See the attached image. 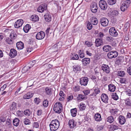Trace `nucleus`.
I'll use <instances>...</instances> for the list:
<instances>
[{
	"label": "nucleus",
	"instance_id": "nucleus-35",
	"mask_svg": "<svg viewBox=\"0 0 131 131\" xmlns=\"http://www.w3.org/2000/svg\"><path fill=\"white\" fill-rule=\"evenodd\" d=\"M30 19L34 21H37L39 20V17L37 15H32L30 17Z\"/></svg>",
	"mask_w": 131,
	"mask_h": 131
},
{
	"label": "nucleus",
	"instance_id": "nucleus-48",
	"mask_svg": "<svg viewBox=\"0 0 131 131\" xmlns=\"http://www.w3.org/2000/svg\"><path fill=\"white\" fill-rule=\"evenodd\" d=\"M100 92V90L99 88H95L94 89V92L93 93V95L95 96L97 94L99 93Z\"/></svg>",
	"mask_w": 131,
	"mask_h": 131
},
{
	"label": "nucleus",
	"instance_id": "nucleus-11",
	"mask_svg": "<svg viewBox=\"0 0 131 131\" xmlns=\"http://www.w3.org/2000/svg\"><path fill=\"white\" fill-rule=\"evenodd\" d=\"M109 32L111 36L113 37H116L118 35V33L114 27H112L110 29Z\"/></svg>",
	"mask_w": 131,
	"mask_h": 131
},
{
	"label": "nucleus",
	"instance_id": "nucleus-18",
	"mask_svg": "<svg viewBox=\"0 0 131 131\" xmlns=\"http://www.w3.org/2000/svg\"><path fill=\"white\" fill-rule=\"evenodd\" d=\"M68 125L70 128H72L75 127L76 126V123L74 122V121L73 119H70L69 121Z\"/></svg>",
	"mask_w": 131,
	"mask_h": 131
},
{
	"label": "nucleus",
	"instance_id": "nucleus-44",
	"mask_svg": "<svg viewBox=\"0 0 131 131\" xmlns=\"http://www.w3.org/2000/svg\"><path fill=\"white\" fill-rule=\"evenodd\" d=\"M114 120L113 117L111 116L108 117L107 119V121L110 123H112L114 121Z\"/></svg>",
	"mask_w": 131,
	"mask_h": 131
},
{
	"label": "nucleus",
	"instance_id": "nucleus-24",
	"mask_svg": "<svg viewBox=\"0 0 131 131\" xmlns=\"http://www.w3.org/2000/svg\"><path fill=\"white\" fill-rule=\"evenodd\" d=\"M46 94L49 96H50L52 93V90L50 88L47 87L45 89Z\"/></svg>",
	"mask_w": 131,
	"mask_h": 131
},
{
	"label": "nucleus",
	"instance_id": "nucleus-43",
	"mask_svg": "<svg viewBox=\"0 0 131 131\" xmlns=\"http://www.w3.org/2000/svg\"><path fill=\"white\" fill-rule=\"evenodd\" d=\"M17 116L19 117H21L24 116L22 111H18L16 112Z\"/></svg>",
	"mask_w": 131,
	"mask_h": 131
},
{
	"label": "nucleus",
	"instance_id": "nucleus-27",
	"mask_svg": "<svg viewBox=\"0 0 131 131\" xmlns=\"http://www.w3.org/2000/svg\"><path fill=\"white\" fill-rule=\"evenodd\" d=\"M90 21L91 23L94 25H96L98 23V20L97 19L94 17L90 18Z\"/></svg>",
	"mask_w": 131,
	"mask_h": 131
},
{
	"label": "nucleus",
	"instance_id": "nucleus-6",
	"mask_svg": "<svg viewBox=\"0 0 131 131\" xmlns=\"http://www.w3.org/2000/svg\"><path fill=\"white\" fill-rule=\"evenodd\" d=\"M45 36V34L42 31L38 32L36 35V38L37 40H41L43 39Z\"/></svg>",
	"mask_w": 131,
	"mask_h": 131
},
{
	"label": "nucleus",
	"instance_id": "nucleus-50",
	"mask_svg": "<svg viewBox=\"0 0 131 131\" xmlns=\"http://www.w3.org/2000/svg\"><path fill=\"white\" fill-rule=\"evenodd\" d=\"M125 74V72L124 71H118V75L121 77H123Z\"/></svg>",
	"mask_w": 131,
	"mask_h": 131
},
{
	"label": "nucleus",
	"instance_id": "nucleus-64",
	"mask_svg": "<svg viewBox=\"0 0 131 131\" xmlns=\"http://www.w3.org/2000/svg\"><path fill=\"white\" fill-rule=\"evenodd\" d=\"M85 43L88 47H91L92 45L91 42L88 41H86L85 42Z\"/></svg>",
	"mask_w": 131,
	"mask_h": 131
},
{
	"label": "nucleus",
	"instance_id": "nucleus-1",
	"mask_svg": "<svg viewBox=\"0 0 131 131\" xmlns=\"http://www.w3.org/2000/svg\"><path fill=\"white\" fill-rule=\"evenodd\" d=\"M62 109V105L60 102H58L56 103L54 105L53 110L56 113H60Z\"/></svg>",
	"mask_w": 131,
	"mask_h": 131
},
{
	"label": "nucleus",
	"instance_id": "nucleus-8",
	"mask_svg": "<svg viewBox=\"0 0 131 131\" xmlns=\"http://www.w3.org/2000/svg\"><path fill=\"white\" fill-rule=\"evenodd\" d=\"M101 69L104 72L106 73H108L110 72V68L108 65L102 64L101 67Z\"/></svg>",
	"mask_w": 131,
	"mask_h": 131
},
{
	"label": "nucleus",
	"instance_id": "nucleus-22",
	"mask_svg": "<svg viewBox=\"0 0 131 131\" xmlns=\"http://www.w3.org/2000/svg\"><path fill=\"white\" fill-rule=\"evenodd\" d=\"M86 99V98L85 95L81 94L78 95L77 98V100L80 101H81Z\"/></svg>",
	"mask_w": 131,
	"mask_h": 131
},
{
	"label": "nucleus",
	"instance_id": "nucleus-14",
	"mask_svg": "<svg viewBox=\"0 0 131 131\" xmlns=\"http://www.w3.org/2000/svg\"><path fill=\"white\" fill-rule=\"evenodd\" d=\"M90 60L89 58H86L82 59L81 61L83 66H87L90 63Z\"/></svg>",
	"mask_w": 131,
	"mask_h": 131
},
{
	"label": "nucleus",
	"instance_id": "nucleus-55",
	"mask_svg": "<svg viewBox=\"0 0 131 131\" xmlns=\"http://www.w3.org/2000/svg\"><path fill=\"white\" fill-rule=\"evenodd\" d=\"M34 101L35 103L37 105L39 104L41 101L40 99L38 98H36L34 99Z\"/></svg>",
	"mask_w": 131,
	"mask_h": 131
},
{
	"label": "nucleus",
	"instance_id": "nucleus-10",
	"mask_svg": "<svg viewBox=\"0 0 131 131\" xmlns=\"http://www.w3.org/2000/svg\"><path fill=\"white\" fill-rule=\"evenodd\" d=\"M47 8V5L46 4H42L40 5L38 7L37 10L40 13L43 12L44 10H46Z\"/></svg>",
	"mask_w": 131,
	"mask_h": 131
},
{
	"label": "nucleus",
	"instance_id": "nucleus-30",
	"mask_svg": "<svg viewBox=\"0 0 131 131\" xmlns=\"http://www.w3.org/2000/svg\"><path fill=\"white\" fill-rule=\"evenodd\" d=\"M95 120L97 121H100L102 120L100 114L98 113L95 114L94 117Z\"/></svg>",
	"mask_w": 131,
	"mask_h": 131
},
{
	"label": "nucleus",
	"instance_id": "nucleus-61",
	"mask_svg": "<svg viewBox=\"0 0 131 131\" xmlns=\"http://www.w3.org/2000/svg\"><path fill=\"white\" fill-rule=\"evenodd\" d=\"M73 89L75 92L78 91L80 90V88L78 85L76 86L73 88Z\"/></svg>",
	"mask_w": 131,
	"mask_h": 131
},
{
	"label": "nucleus",
	"instance_id": "nucleus-21",
	"mask_svg": "<svg viewBox=\"0 0 131 131\" xmlns=\"http://www.w3.org/2000/svg\"><path fill=\"white\" fill-rule=\"evenodd\" d=\"M95 46L98 47L102 44V40L101 38H97L96 39L95 41Z\"/></svg>",
	"mask_w": 131,
	"mask_h": 131
},
{
	"label": "nucleus",
	"instance_id": "nucleus-20",
	"mask_svg": "<svg viewBox=\"0 0 131 131\" xmlns=\"http://www.w3.org/2000/svg\"><path fill=\"white\" fill-rule=\"evenodd\" d=\"M118 119L119 122L120 124L122 125L124 124L126 121V119L125 117L122 115H120L119 116Z\"/></svg>",
	"mask_w": 131,
	"mask_h": 131
},
{
	"label": "nucleus",
	"instance_id": "nucleus-3",
	"mask_svg": "<svg viewBox=\"0 0 131 131\" xmlns=\"http://www.w3.org/2000/svg\"><path fill=\"white\" fill-rule=\"evenodd\" d=\"M118 55V52L116 51H112L108 52L107 56L109 59H111L116 57Z\"/></svg>",
	"mask_w": 131,
	"mask_h": 131
},
{
	"label": "nucleus",
	"instance_id": "nucleus-19",
	"mask_svg": "<svg viewBox=\"0 0 131 131\" xmlns=\"http://www.w3.org/2000/svg\"><path fill=\"white\" fill-rule=\"evenodd\" d=\"M109 128L110 131H114L118 129V127L116 124H112L110 126Z\"/></svg>",
	"mask_w": 131,
	"mask_h": 131
},
{
	"label": "nucleus",
	"instance_id": "nucleus-41",
	"mask_svg": "<svg viewBox=\"0 0 131 131\" xmlns=\"http://www.w3.org/2000/svg\"><path fill=\"white\" fill-rule=\"evenodd\" d=\"M86 108L85 104L82 103H81L80 104L79 109L80 111H83Z\"/></svg>",
	"mask_w": 131,
	"mask_h": 131
},
{
	"label": "nucleus",
	"instance_id": "nucleus-26",
	"mask_svg": "<svg viewBox=\"0 0 131 131\" xmlns=\"http://www.w3.org/2000/svg\"><path fill=\"white\" fill-rule=\"evenodd\" d=\"M50 130L51 131H55L57 130L59 127L56 125H54L52 123H50L49 124Z\"/></svg>",
	"mask_w": 131,
	"mask_h": 131
},
{
	"label": "nucleus",
	"instance_id": "nucleus-15",
	"mask_svg": "<svg viewBox=\"0 0 131 131\" xmlns=\"http://www.w3.org/2000/svg\"><path fill=\"white\" fill-rule=\"evenodd\" d=\"M17 55V52L14 49H12L9 53V56L11 58H14Z\"/></svg>",
	"mask_w": 131,
	"mask_h": 131
},
{
	"label": "nucleus",
	"instance_id": "nucleus-56",
	"mask_svg": "<svg viewBox=\"0 0 131 131\" xmlns=\"http://www.w3.org/2000/svg\"><path fill=\"white\" fill-rule=\"evenodd\" d=\"M126 95L129 96L131 95V90L129 89H126L125 91Z\"/></svg>",
	"mask_w": 131,
	"mask_h": 131
},
{
	"label": "nucleus",
	"instance_id": "nucleus-58",
	"mask_svg": "<svg viewBox=\"0 0 131 131\" xmlns=\"http://www.w3.org/2000/svg\"><path fill=\"white\" fill-rule=\"evenodd\" d=\"M126 79L124 78H121L120 82L121 83H126Z\"/></svg>",
	"mask_w": 131,
	"mask_h": 131
},
{
	"label": "nucleus",
	"instance_id": "nucleus-12",
	"mask_svg": "<svg viewBox=\"0 0 131 131\" xmlns=\"http://www.w3.org/2000/svg\"><path fill=\"white\" fill-rule=\"evenodd\" d=\"M23 23V20L21 19L17 20L14 24V27L15 28H18L21 27Z\"/></svg>",
	"mask_w": 131,
	"mask_h": 131
},
{
	"label": "nucleus",
	"instance_id": "nucleus-54",
	"mask_svg": "<svg viewBox=\"0 0 131 131\" xmlns=\"http://www.w3.org/2000/svg\"><path fill=\"white\" fill-rule=\"evenodd\" d=\"M11 121L10 119H7L6 122V125L9 127H10L11 126Z\"/></svg>",
	"mask_w": 131,
	"mask_h": 131
},
{
	"label": "nucleus",
	"instance_id": "nucleus-5",
	"mask_svg": "<svg viewBox=\"0 0 131 131\" xmlns=\"http://www.w3.org/2000/svg\"><path fill=\"white\" fill-rule=\"evenodd\" d=\"M90 9L93 13H95L97 12L98 8L96 3L95 2L92 3L90 6Z\"/></svg>",
	"mask_w": 131,
	"mask_h": 131
},
{
	"label": "nucleus",
	"instance_id": "nucleus-29",
	"mask_svg": "<svg viewBox=\"0 0 131 131\" xmlns=\"http://www.w3.org/2000/svg\"><path fill=\"white\" fill-rule=\"evenodd\" d=\"M73 71L74 72H77L81 70V67L80 66L78 65H75L73 66Z\"/></svg>",
	"mask_w": 131,
	"mask_h": 131
},
{
	"label": "nucleus",
	"instance_id": "nucleus-7",
	"mask_svg": "<svg viewBox=\"0 0 131 131\" xmlns=\"http://www.w3.org/2000/svg\"><path fill=\"white\" fill-rule=\"evenodd\" d=\"M88 78L86 77H82L80 79V82L82 85H86L88 82Z\"/></svg>",
	"mask_w": 131,
	"mask_h": 131
},
{
	"label": "nucleus",
	"instance_id": "nucleus-59",
	"mask_svg": "<svg viewBox=\"0 0 131 131\" xmlns=\"http://www.w3.org/2000/svg\"><path fill=\"white\" fill-rule=\"evenodd\" d=\"M59 95L62 98V100L64 99V97H65V95L64 94L63 92L62 91H61L59 92Z\"/></svg>",
	"mask_w": 131,
	"mask_h": 131
},
{
	"label": "nucleus",
	"instance_id": "nucleus-23",
	"mask_svg": "<svg viewBox=\"0 0 131 131\" xmlns=\"http://www.w3.org/2000/svg\"><path fill=\"white\" fill-rule=\"evenodd\" d=\"M112 49L111 47L108 45H105L103 47V51L106 52L111 51Z\"/></svg>",
	"mask_w": 131,
	"mask_h": 131
},
{
	"label": "nucleus",
	"instance_id": "nucleus-36",
	"mask_svg": "<svg viewBox=\"0 0 131 131\" xmlns=\"http://www.w3.org/2000/svg\"><path fill=\"white\" fill-rule=\"evenodd\" d=\"M31 28L29 24H27L23 28V30L26 32H27Z\"/></svg>",
	"mask_w": 131,
	"mask_h": 131
},
{
	"label": "nucleus",
	"instance_id": "nucleus-37",
	"mask_svg": "<svg viewBox=\"0 0 131 131\" xmlns=\"http://www.w3.org/2000/svg\"><path fill=\"white\" fill-rule=\"evenodd\" d=\"M70 112L71 115L73 117L76 116L77 113V109L76 108L72 109L70 110Z\"/></svg>",
	"mask_w": 131,
	"mask_h": 131
},
{
	"label": "nucleus",
	"instance_id": "nucleus-63",
	"mask_svg": "<svg viewBox=\"0 0 131 131\" xmlns=\"http://www.w3.org/2000/svg\"><path fill=\"white\" fill-rule=\"evenodd\" d=\"M83 92L84 94V95H87L90 93V91L89 90H84L83 91Z\"/></svg>",
	"mask_w": 131,
	"mask_h": 131
},
{
	"label": "nucleus",
	"instance_id": "nucleus-52",
	"mask_svg": "<svg viewBox=\"0 0 131 131\" xmlns=\"http://www.w3.org/2000/svg\"><path fill=\"white\" fill-rule=\"evenodd\" d=\"M107 2L110 5H113L115 4L116 2V0H108Z\"/></svg>",
	"mask_w": 131,
	"mask_h": 131
},
{
	"label": "nucleus",
	"instance_id": "nucleus-32",
	"mask_svg": "<svg viewBox=\"0 0 131 131\" xmlns=\"http://www.w3.org/2000/svg\"><path fill=\"white\" fill-rule=\"evenodd\" d=\"M71 59L73 60H77L79 58L78 55L75 53H71Z\"/></svg>",
	"mask_w": 131,
	"mask_h": 131
},
{
	"label": "nucleus",
	"instance_id": "nucleus-46",
	"mask_svg": "<svg viewBox=\"0 0 131 131\" xmlns=\"http://www.w3.org/2000/svg\"><path fill=\"white\" fill-rule=\"evenodd\" d=\"M125 103L126 105L131 106V100L130 99H128L126 100Z\"/></svg>",
	"mask_w": 131,
	"mask_h": 131
},
{
	"label": "nucleus",
	"instance_id": "nucleus-2",
	"mask_svg": "<svg viewBox=\"0 0 131 131\" xmlns=\"http://www.w3.org/2000/svg\"><path fill=\"white\" fill-rule=\"evenodd\" d=\"M130 0H127L124 1L122 4L121 7V9L122 11H124L129 6L130 3Z\"/></svg>",
	"mask_w": 131,
	"mask_h": 131
},
{
	"label": "nucleus",
	"instance_id": "nucleus-45",
	"mask_svg": "<svg viewBox=\"0 0 131 131\" xmlns=\"http://www.w3.org/2000/svg\"><path fill=\"white\" fill-rule=\"evenodd\" d=\"M118 11L116 10H114L111 13V15L113 17L117 16L118 15Z\"/></svg>",
	"mask_w": 131,
	"mask_h": 131
},
{
	"label": "nucleus",
	"instance_id": "nucleus-60",
	"mask_svg": "<svg viewBox=\"0 0 131 131\" xmlns=\"http://www.w3.org/2000/svg\"><path fill=\"white\" fill-rule=\"evenodd\" d=\"M106 40L109 41L111 42L113 41L114 40V38L112 37H107L106 38Z\"/></svg>",
	"mask_w": 131,
	"mask_h": 131
},
{
	"label": "nucleus",
	"instance_id": "nucleus-31",
	"mask_svg": "<svg viewBox=\"0 0 131 131\" xmlns=\"http://www.w3.org/2000/svg\"><path fill=\"white\" fill-rule=\"evenodd\" d=\"M20 122V121L19 119L15 118L13 121V125L15 126H17L19 125Z\"/></svg>",
	"mask_w": 131,
	"mask_h": 131
},
{
	"label": "nucleus",
	"instance_id": "nucleus-16",
	"mask_svg": "<svg viewBox=\"0 0 131 131\" xmlns=\"http://www.w3.org/2000/svg\"><path fill=\"white\" fill-rule=\"evenodd\" d=\"M44 17L45 20L46 21L49 22L51 21V17L49 12L47 13L45 15Z\"/></svg>",
	"mask_w": 131,
	"mask_h": 131
},
{
	"label": "nucleus",
	"instance_id": "nucleus-28",
	"mask_svg": "<svg viewBox=\"0 0 131 131\" xmlns=\"http://www.w3.org/2000/svg\"><path fill=\"white\" fill-rule=\"evenodd\" d=\"M33 95V94L31 92H29L28 93L26 94L23 97V98L25 99H28L32 97Z\"/></svg>",
	"mask_w": 131,
	"mask_h": 131
},
{
	"label": "nucleus",
	"instance_id": "nucleus-4",
	"mask_svg": "<svg viewBox=\"0 0 131 131\" xmlns=\"http://www.w3.org/2000/svg\"><path fill=\"white\" fill-rule=\"evenodd\" d=\"M100 7L102 9L105 10L107 8V5L106 2L104 0H101L99 2Z\"/></svg>",
	"mask_w": 131,
	"mask_h": 131
},
{
	"label": "nucleus",
	"instance_id": "nucleus-51",
	"mask_svg": "<svg viewBox=\"0 0 131 131\" xmlns=\"http://www.w3.org/2000/svg\"><path fill=\"white\" fill-rule=\"evenodd\" d=\"M78 54L79 57L81 58H82L85 57V54L84 53L81 51V50L79 51Z\"/></svg>",
	"mask_w": 131,
	"mask_h": 131
},
{
	"label": "nucleus",
	"instance_id": "nucleus-9",
	"mask_svg": "<svg viewBox=\"0 0 131 131\" xmlns=\"http://www.w3.org/2000/svg\"><path fill=\"white\" fill-rule=\"evenodd\" d=\"M100 22L102 26H106L108 24L109 21L107 18L102 17L100 19Z\"/></svg>",
	"mask_w": 131,
	"mask_h": 131
},
{
	"label": "nucleus",
	"instance_id": "nucleus-25",
	"mask_svg": "<svg viewBox=\"0 0 131 131\" xmlns=\"http://www.w3.org/2000/svg\"><path fill=\"white\" fill-rule=\"evenodd\" d=\"M16 46L18 49H22L24 47V43L21 41L18 42L16 43Z\"/></svg>",
	"mask_w": 131,
	"mask_h": 131
},
{
	"label": "nucleus",
	"instance_id": "nucleus-42",
	"mask_svg": "<svg viewBox=\"0 0 131 131\" xmlns=\"http://www.w3.org/2000/svg\"><path fill=\"white\" fill-rule=\"evenodd\" d=\"M24 113L25 115L27 116H30L31 114L30 111L29 109H26L24 111Z\"/></svg>",
	"mask_w": 131,
	"mask_h": 131
},
{
	"label": "nucleus",
	"instance_id": "nucleus-34",
	"mask_svg": "<svg viewBox=\"0 0 131 131\" xmlns=\"http://www.w3.org/2000/svg\"><path fill=\"white\" fill-rule=\"evenodd\" d=\"M51 123L53 124L54 125H56L59 127L60 125V122L59 121L56 119L53 120L51 122Z\"/></svg>",
	"mask_w": 131,
	"mask_h": 131
},
{
	"label": "nucleus",
	"instance_id": "nucleus-38",
	"mask_svg": "<svg viewBox=\"0 0 131 131\" xmlns=\"http://www.w3.org/2000/svg\"><path fill=\"white\" fill-rule=\"evenodd\" d=\"M9 36L11 39H15L17 37V35L14 31H13L10 33Z\"/></svg>",
	"mask_w": 131,
	"mask_h": 131
},
{
	"label": "nucleus",
	"instance_id": "nucleus-47",
	"mask_svg": "<svg viewBox=\"0 0 131 131\" xmlns=\"http://www.w3.org/2000/svg\"><path fill=\"white\" fill-rule=\"evenodd\" d=\"M24 122L26 125H29L31 123L30 121L28 118L24 119Z\"/></svg>",
	"mask_w": 131,
	"mask_h": 131
},
{
	"label": "nucleus",
	"instance_id": "nucleus-62",
	"mask_svg": "<svg viewBox=\"0 0 131 131\" xmlns=\"http://www.w3.org/2000/svg\"><path fill=\"white\" fill-rule=\"evenodd\" d=\"M87 28L89 30L91 29L92 28V26L90 22H89L87 25Z\"/></svg>",
	"mask_w": 131,
	"mask_h": 131
},
{
	"label": "nucleus",
	"instance_id": "nucleus-53",
	"mask_svg": "<svg viewBox=\"0 0 131 131\" xmlns=\"http://www.w3.org/2000/svg\"><path fill=\"white\" fill-rule=\"evenodd\" d=\"M48 102L47 99L45 100L43 102V105L45 107H47L48 106Z\"/></svg>",
	"mask_w": 131,
	"mask_h": 131
},
{
	"label": "nucleus",
	"instance_id": "nucleus-39",
	"mask_svg": "<svg viewBox=\"0 0 131 131\" xmlns=\"http://www.w3.org/2000/svg\"><path fill=\"white\" fill-rule=\"evenodd\" d=\"M16 104L13 102L10 106V108L11 111L15 110L16 107Z\"/></svg>",
	"mask_w": 131,
	"mask_h": 131
},
{
	"label": "nucleus",
	"instance_id": "nucleus-49",
	"mask_svg": "<svg viewBox=\"0 0 131 131\" xmlns=\"http://www.w3.org/2000/svg\"><path fill=\"white\" fill-rule=\"evenodd\" d=\"M112 98L115 100H118V97L116 93H113L112 95Z\"/></svg>",
	"mask_w": 131,
	"mask_h": 131
},
{
	"label": "nucleus",
	"instance_id": "nucleus-40",
	"mask_svg": "<svg viewBox=\"0 0 131 131\" xmlns=\"http://www.w3.org/2000/svg\"><path fill=\"white\" fill-rule=\"evenodd\" d=\"M118 110L117 108H113L111 109L110 111V112L112 115H114L116 114Z\"/></svg>",
	"mask_w": 131,
	"mask_h": 131
},
{
	"label": "nucleus",
	"instance_id": "nucleus-33",
	"mask_svg": "<svg viewBox=\"0 0 131 131\" xmlns=\"http://www.w3.org/2000/svg\"><path fill=\"white\" fill-rule=\"evenodd\" d=\"M108 90L111 92H114L115 90V86L113 84H110L108 85Z\"/></svg>",
	"mask_w": 131,
	"mask_h": 131
},
{
	"label": "nucleus",
	"instance_id": "nucleus-13",
	"mask_svg": "<svg viewBox=\"0 0 131 131\" xmlns=\"http://www.w3.org/2000/svg\"><path fill=\"white\" fill-rule=\"evenodd\" d=\"M61 45H59V43H58L56 44L53 46L50 49L51 51L53 52H54L57 51L59 49L58 48H59L61 47Z\"/></svg>",
	"mask_w": 131,
	"mask_h": 131
},
{
	"label": "nucleus",
	"instance_id": "nucleus-17",
	"mask_svg": "<svg viewBox=\"0 0 131 131\" xmlns=\"http://www.w3.org/2000/svg\"><path fill=\"white\" fill-rule=\"evenodd\" d=\"M102 101L105 103H107L108 100V97L106 94H103L101 96Z\"/></svg>",
	"mask_w": 131,
	"mask_h": 131
},
{
	"label": "nucleus",
	"instance_id": "nucleus-57",
	"mask_svg": "<svg viewBox=\"0 0 131 131\" xmlns=\"http://www.w3.org/2000/svg\"><path fill=\"white\" fill-rule=\"evenodd\" d=\"M6 42L9 44H12L13 43L12 40L9 38H7L6 39Z\"/></svg>",
	"mask_w": 131,
	"mask_h": 131
}]
</instances>
